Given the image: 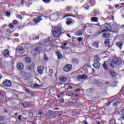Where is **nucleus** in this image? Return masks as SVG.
<instances>
[{"label":"nucleus","mask_w":124,"mask_h":124,"mask_svg":"<svg viewBox=\"0 0 124 124\" xmlns=\"http://www.w3.org/2000/svg\"><path fill=\"white\" fill-rule=\"evenodd\" d=\"M62 28L61 27H57L54 28L53 31V34L55 37H59L62 34Z\"/></svg>","instance_id":"nucleus-1"},{"label":"nucleus","mask_w":124,"mask_h":124,"mask_svg":"<svg viewBox=\"0 0 124 124\" xmlns=\"http://www.w3.org/2000/svg\"><path fill=\"white\" fill-rule=\"evenodd\" d=\"M72 69V65L70 64H67L63 67V70L65 72H69Z\"/></svg>","instance_id":"nucleus-2"},{"label":"nucleus","mask_w":124,"mask_h":124,"mask_svg":"<svg viewBox=\"0 0 124 124\" xmlns=\"http://www.w3.org/2000/svg\"><path fill=\"white\" fill-rule=\"evenodd\" d=\"M104 29L105 30V31H112V26H111V24L105 23L104 25Z\"/></svg>","instance_id":"nucleus-3"},{"label":"nucleus","mask_w":124,"mask_h":124,"mask_svg":"<svg viewBox=\"0 0 124 124\" xmlns=\"http://www.w3.org/2000/svg\"><path fill=\"white\" fill-rule=\"evenodd\" d=\"M2 85L4 87H11V81L6 79L2 82Z\"/></svg>","instance_id":"nucleus-4"},{"label":"nucleus","mask_w":124,"mask_h":124,"mask_svg":"<svg viewBox=\"0 0 124 124\" xmlns=\"http://www.w3.org/2000/svg\"><path fill=\"white\" fill-rule=\"evenodd\" d=\"M2 55L5 59L9 58V57H10V52H9V50L7 49H4Z\"/></svg>","instance_id":"nucleus-5"},{"label":"nucleus","mask_w":124,"mask_h":124,"mask_svg":"<svg viewBox=\"0 0 124 124\" xmlns=\"http://www.w3.org/2000/svg\"><path fill=\"white\" fill-rule=\"evenodd\" d=\"M58 17H59V16L58 15V14H53L49 16V18L50 20H51V21H54V20H56V19H57Z\"/></svg>","instance_id":"nucleus-6"},{"label":"nucleus","mask_w":124,"mask_h":124,"mask_svg":"<svg viewBox=\"0 0 124 124\" xmlns=\"http://www.w3.org/2000/svg\"><path fill=\"white\" fill-rule=\"evenodd\" d=\"M40 21H42V18L40 16L35 17L33 19V22H34L35 24H37L40 22Z\"/></svg>","instance_id":"nucleus-7"},{"label":"nucleus","mask_w":124,"mask_h":124,"mask_svg":"<svg viewBox=\"0 0 124 124\" xmlns=\"http://www.w3.org/2000/svg\"><path fill=\"white\" fill-rule=\"evenodd\" d=\"M45 69V67L44 66H39L37 68L38 73L39 74H42L43 73V70Z\"/></svg>","instance_id":"nucleus-8"},{"label":"nucleus","mask_w":124,"mask_h":124,"mask_svg":"<svg viewBox=\"0 0 124 124\" xmlns=\"http://www.w3.org/2000/svg\"><path fill=\"white\" fill-rule=\"evenodd\" d=\"M88 77L86 75H79L77 77L78 81H81V80H84L87 79Z\"/></svg>","instance_id":"nucleus-9"},{"label":"nucleus","mask_w":124,"mask_h":124,"mask_svg":"<svg viewBox=\"0 0 124 124\" xmlns=\"http://www.w3.org/2000/svg\"><path fill=\"white\" fill-rule=\"evenodd\" d=\"M16 67L19 70H23L24 69V64L23 63H18L16 65Z\"/></svg>","instance_id":"nucleus-10"},{"label":"nucleus","mask_w":124,"mask_h":124,"mask_svg":"<svg viewBox=\"0 0 124 124\" xmlns=\"http://www.w3.org/2000/svg\"><path fill=\"white\" fill-rule=\"evenodd\" d=\"M16 51H17L18 53L20 54V55H23V54L25 53V49H24V48L23 47L17 48L16 49Z\"/></svg>","instance_id":"nucleus-11"},{"label":"nucleus","mask_w":124,"mask_h":124,"mask_svg":"<svg viewBox=\"0 0 124 124\" xmlns=\"http://www.w3.org/2000/svg\"><path fill=\"white\" fill-rule=\"evenodd\" d=\"M102 37H103L104 38H109V37H110V36H111V34H110V33H106V32H104L103 33V34L102 35Z\"/></svg>","instance_id":"nucleus-12"},{"label":"nucleus","mask_w":124,"mask_h":124,"mask_svg":"<svg viewBox=\"0 0 124 124\" xmlns=\"http://www.w3.org/2000/svg\"><path fill=\"white\" fill-rule=\"evenodd\" d=\"M34 52H36V53H39L42 51V47H41V46H38L34 49Z\"/></svg>","instance_id":"nucleus-13"},{"label":"nucleus","mask_w":124,"mask_h":124,"mask_svg":"<svg viewBox=\"0 0 124 124\" xmlns=\"http://www.w3.org/2000/svg\"><path fill=\"white\" fill-rule=\"evenodd\" d=\"M116 46L119 47L120 50H122V47H123V43L122 42H119L116 43Z\"/></svg>","instance_id":"nucleus-14"},{"label":"nucleus","mask_w":124,"mask_h":124,"mask_svg":"<svg viewBox=\"0 0 124 124\" xmlns=\"http://www.w3.org/2000/svg\"><path fill=\"white\" fill-rule=\"evenodd\" d=\"M94 64H93V66L95 67V68L98 69L99 66H100V63L98 62H94Z\"/></svg>","instance_id":"nucleus-15"},{"label":"nucleus","mask_w":124,"mask_h":124,"mask_svg":"<svg viewBox=\"0 0 124 124\" xmlns=\"http://www.w3.org/2000/svg\"><path fill=\"white\" fill-rule=\"evenodd\" d=\"M72 62L74 64H78V63H79V59L77 58H74L72 60Z\"/></svg>","instance_id":"nucleus-16"},{"label":"nucleus","mask_w":124,"mask_h":124,"mask_svg":"<svg viewBox=\"0 0 124 124\" xmlns=\"http://www.w3.org/2000/svg\"><path fill=\"white\" fill-rule=\"evenodd\" d=\"M105 45L107 47H110V42H109V39H106L105 40Z\"/></svg>","instance_id":"nucleus-17"},{"label":"nucleus","mask_w":124,"mask_h":124,"mask_svg":"<svg viewBox=\"0 0 124 124\" xmlns=\"http://www.w3.org/2000/svg\"><path fill=\"white\" fill-rule=\"evenodd\" d=\"M56 54H57L58 60H61L62 58V54L60 52H56Z\"/></svg>","instance_id":"nucleus-18"},{"label":"nucleus","mask_w":124,"mask_h":124,"mask_svg":"<svg viewBox=\"0 0 124 124\" xmlns=\"http://www.w3.org/2000/svg\"><path fill=\"white\" fill-rule=\"evenodd\" d=\"M103 66V68H104L105 70H107V69H108V65H107V61L104 62V63Z\"/></svg>","instance_id":"nucleus-19"},{"label":"nucleus","mask_w":124,"mask_h":124,"mask_svg":"<svg viewBox=\"0 0 124 124\" xmlns=\"http://www.w3.org/2000/svg\"><path fill=\"white\" fill-rule=\"evenodd\" d=\"M117 64L116 63V61H112L110 63V65L111 66V67H113V68L115 67V66Z\"/></svg>","instance_id":"nucleus-20"},{"label":"nucleus","mask_w":124,"mask_h":124,"mask_svg":"<svg viewBox=\"0 0 124 124\" xmlns=\"http://www.w3.org/2000/svg\"><path fill=\"white\" fill-rule=\"evenodd\" d=\"M66 24L67 25H68V26H69V25H71V24H72V19L68 18L66 21Z\"/></svg>","instance_id":"nucleus-21"},{"label":"nucleus","mask_w":124,"mask_h":124,"mask_svg":"<svg viewBox=\"0 0 124 124\" xmlns=\"http://www.w3.org/2000/svg\"><path fill=\"white\" fill-rule=\"evenodd\" d=\"M60 80L61 82H66L67 78H66L65 77H63L60 78Z\"/></svg>","instance_id":"nucleus-22"},{"label":"nucleus","mask_w":124,"mask_h":124,"mask_svg":"<svg viewBox=\"0 0 124 124\" xmlns=\"http://www.w3.org/2000/svg\"><path fill=\"white\" fill-rule=\"evenodd\" d=\"M109 73L112 77H116V76H117V74L114 71H109Z\"/></svg>","instance_id":"nucleus-23"},{"label":"nucleus","mask_w":124,"mask_h":124,"mask_svg":"<svg viewBox=\"0 0 124 124\" xmlns=\"http://www.w3.org/2000/svg\"><path fill=\"white\" fill-rule=\"evenodd\" d=\"M92 46H93L94 48H98V43L94 42L92 43Z\"/></svg>","instance_id":"nucleus-24"},{"label":"nucleus","mask_w":124,"mask_h":124,"mask_svg":"<svg viewBox=\"0 0 124 124\" xmlns=\"http://www.w3.org/2000/svg\"><path fill=\"white\" fill-rule=\"evenodd\" d=\"M25 61L26 62H28V63H30V62H31V58L28 57L25 58Z\"/></svg>","instance_id":"nucleus-25"},{"label":"nucleus","mask_w":124,"mask_h":124,"mask_svg":"<svg viewBox=\"0 0 124 124\" xmlns=\"http://www.w3.org/2000/svg\"><path fill=\"white\" fill-rule=\"evenodd\" d=\"M23 107H24V108H29V107H31V105H30V104L27 103H25L24 104H22Z\"/></svg>","instance_id":"nucleus-26"},{"label":"nucleus","mask_w":124,"mask_h":124,"mask_svg":"<svg viewBox=\"0 0 124 124\" xmlns=\"http://www.w3.org/2000/svg\"><path fill=\"white\" fill-rule=\"evenodd\" d=\"M91 21L92 22H98V18L95 17H92L91 18Z\"/></svg>","instance_id":"nucleus-27"},{"label":"nucleus","mask_w":124,"mask_h":124,"mask_svg":"<svg viewBox=\"0 0 124 124\" xmlns=\"http://www.w3.org/2000/svg\"><path fill=\"white\" fill-rule=\"evenodd\" d=\"M26 67L28 70H32V69H33V65L32 64L27 66Z\"/></svg>","instance_id":"nucleus-28"},{"label":"nucleus","mask_w":124,"mask_h":124,"mask_svg":"<svg viewBox=\"0 0 124 124\" xmlns=\"http://www.w3.org/2000/svg\"><path fill=\"white\" fill-rule=\"evenodd\" d=\"M115 63H116L117 65H121V64H122L123 62H122V61H121L120 60H117L115 61Z\"/></svg>","instance_id":"nucleus-29"},{"label":"nucleus","mask_w":124,"mask_h":124,"mask_svg":"<svg viewBox=\"0 0 124 124\" xmlns=\"http://www.w3.org/2000/svg\"><path fill=\"white\" fill-rule=\"evenodd\" d=\"M76 34L78 35V36H82V35H83V32L81 31H78Z\"/></svg>","instance_id":"nucleus-30"},{"label":"nucleus","mask_w":124,"mask_h":124,"mask_svg":"<svg viewBox=\"0 0 124 124\" xmlns=\"http://www.w3.org/2000/svg\"><path fill=\"white\" fill-rule=\"evenodd\" d=\"M95 58V60H94V62H100V58H99V57H98V56L96 55L94 57Z\"/></svg>","instance_id":"nucleus-31"},{"label":"nucleus","mask_w":124,"mask_h":124,"mask_svg":"<svg viewBox=\"0 0 124 124\" xmlns=\"http://www.w3.org/2000/svg\"><path fill=\"white\" fill-rule=\"evenodd\" d=\"M73 9V7L72 6H67L66 8L67 11H69V12H70V11H72V9Z\"/></svg>","instance_id":"nucleus-32"},{"label":"nucleus","mask_w":124,"mask_h":124,"mask_svg":"<svg viewBox=\"0 0 124 124\" xmlns=\"http://www.w3.org/2000/svg\"><path fill=\"white\" fill-rule=\"evenodd\" d=\"M32 39L33 40H38L39 39V36L33 35Z\"/></svg>","instance_id":"nucleus-33"},{"label":"nucleus","mask_w":124,"mask_h":124,"mask_svg":"<svg viewBox=\"0 0 124 124\" xmlns=\"http://www.w3.org/2000/svg\"><path fill=\"white\" fill-rule=\"evenodd\" d=\"M83 7L86 9V10H88L89 8H90V5H89L87 4H85L84 6Z\"/></svg>","instance_id":"nucleus-34"},{"label":"nucleus","mask_w":124,"mask_h":124,"mask_svg":"<svg viewBox=\"0 0 124 124\" xmlns=\"http://www.w3.org/2000/svg\"><path fill=\"white\" fill-rule=\"evenodd\" d=\"M9 28H10V29H14V28H15V26H14V25H13V24L12 23H10L9 25H8Z\"/></svg>","instance_id":"nucleus-35"},{"label":"nucleus","mask_w":124,"mask_h":124,"mask_svg":"<svg viewBox=\"0 0 124 124\" xmlns=\"http://www.w3.org/2000/svg\"><path fill=\"white\" fill-rule=\"evenodd\" d=\"M84 67H85L86 70H87H87H88V69H92V67H90V66H89V65H86V66H84Z\"/></svg>","instance_id":"nucleus-36"},{"label":"nucleus","mask_w":124,"mask_h":124,"mask_svg":"<svg viewBox=\"0 0 124 124\" xmlns=\"http://www.w3.org/2000/svg\"><path fill=\"white\" fill-rule=\"evenodd\" d=\"M18 24V21L16 20H14L13 21V24L15 25V26H16Z\"/></svg>","instance_id":"nucleus-37"},{"label":"nucleus","mask_w":124,"mask_h":124,"mask_svg":"<svg viewBox=\"0 0 124 124\" xmlns=\"http://www.w3.org/2000/svg\"><path fill=\"white\" fill-rule=\"evenodd\" d=\"M53 114H54V111L53 110H49L48 111V114L51 115H53Z\"/></svg>","instance_id":"nucleus-38"},{"label":"nucleus","mask_w":124,"mask_h":124,"mask_svg":"<svg viewBox=\"0 0 124 124\" xmlns=\"http://www.w3.org/2000/svg\"><path fill=\"white\" fill-rule=\"evenodd\" d=\"M4 120V116H0V122H2Z\"/></svg>","instance_id":"nucleus-39"},{"label":"nucleus","mask_w":124,"mask_h":124,"mask_svg":"<svg viewBox=\"0 0 124 124\" xmlns=\"http://www.w3.org/2000/svg\"><path fill=\"white\" fill-rule=\"evenodd\" d=\"M103 32H106L104 29L98 33V35L101 34V33H103Z\"/></svg>","instance_id":"nucleus-40"},{"label":"nucleus","mask_w":124,"mask_h":124,"mask_svg":"<svg viewBox=\"0 0 124 124\" xmlns=\"http://www.w3.org/2000/svg\"><path fill=\"white\" fill-rule=\"evenodd\" d=\"M39 87H41V85H38L37 84H35V85H34V88H38Z\"/></svg>","instance_id":"nucleus-41"},{"label":"nucleus","mask_w":124,"mask_h":124,"mask_svg":"<svg viewBox=\"0 0 124 124\" xmlns=\"http://www.w3.org/2000/svg\"><path fill=\"white\" fill-rule=\"evenodd\" d=\"M6 15L7 17H9L10 16V12L7 11L6 12Z\"/></svg>","instance_id":"nucleus-42"},{"label":"nucleus","mask_w":124,"mask_h":124,"mask_svg":"<svg viewBox=\"0 0 124 124\" xmlns=\"http://www.w3.org/2000/svg\"><path fill=\"white\" fill-rule=\"evenodd\" d=\"M43 1L46 3H49L50 2V0H43Z\"/></svg>","instance_id":"nucleus-43"},{"label":"nucleus","mask_w":124,"mask_h":124,"mask_svg":"<svg viewBox=\"0 0 124 124\" xmlns=\"http://www.w3.org/2000/svg\"><path fill=\"white\" fill-rule=\"evenodd\" d=\"M120 103H121L120 102H115V103L113 104V106H117V104H120Z\"/></svg>","instance_id":"nucleus-44"},{"label":"nucleus","mask_w":124,"mask_h":124,"mask_svg":"<svg viewBox=\"0 0 124 124\" xmlns=\"http://www.w3.org/2000/svg\"><path fill=\"white\" fill-rule=\"evenodd\" d=\"M72 89H73V87L72 86H69L67 90H72Z\"/></svg>","instance_id":"nucleus-45"},{"label":"nucleus","mask_w":124,"mask_h":124,"mask_svg":"<svg viewBox=\"0 0 124 124\" xmlns=\"http://www.w3.org/2000/svg\"><path fill=\"white\" fill-rule=\"evenodd\" d=\"M69 16H72V17H75V16L70 15H69V14H66V15H65V17H69Z\"/></svg>","instance_id":"nucleus-46"},{"label":"nucleus","mask_w":124,"mask_h":124,"mask_svg":"<svg viewBox=\"0 0 124 124\" xmlns=\"http://www.w3.org/2000/svg\"><path fill=\"white\" fill-rule=\"evenodd\" d=\"M25 91H26V92H27V93H30V89L25 87V89H24Z\"/></svg>","instance_id":"nucleus-47"},{"label":"nucleus","mask_w":124,"mask_h":124,"mask_svg":"<svg viewBox=\"0 0 124 124\" xmlns=\"http://www.w3.org/2000/svg\"><path fill=\"white\" fill-rule=\"evenodd\" d=\"M60 47H61V48L63 50H65V49H66V48L65 47V46H63V45L61 46Z\"/></svg>","instance_id":"nucleus-48"},{"label":"nucleus","mask_w":124,"mask_h":124,"mask_svg":"<svg viewBox=\"0 0 124 124\" xmlns=\"http://www.w3.org/2000/svg\"><path fill=\"white\" fill-rule=\"evenodd\" d=\"M38 115H43V112L42 111H39L38 112Z\"/></svg>","instance_id":"nucleus-49"},{"label":"nucleus","mask_w":124,"mask_h":124,"mask_svg":"<svg viewBox=\"0 0 124 124\" xmlns=\"http://www.w3.org/2000/svg\"><path fill=\"white\" fill-rule=\"evenodd\" d=\"M82 40H83V39H82L81 37L78 38V42H81Z\"/></svg>","instance_id":"nucleus-50"},{"label":"nucleus","mask_w":124,"mask_h":124,"mask_svg":"<svg viewBox=\"0 0 124 124\" xmlns=\"http://www.w3.org/2000/svg\"><path fill=\"white\" fill-rule=\"evenodd\" d=\"M18 119L19 121H22V115H19L18 117Z\"/></svg>","instance_id":"nucleus-51"},{"label":"nucleus","mask_w":124,"mask_h":124,"mask_svg":"<svg viewBox=\"0 0 124 124\" xmlns=\"http://www.w3.org/2000/svg\"><path fill=\"white\" fill-rule=\"evenodd\" d=\"M60 102H61V103H64V99H61L60 100Z\"/></svg>","instance_id":"nucleus-52"},{"label":"nucleus","mask_w":124,"mask_h":124,"mask_svg":"<svg viewBox=\"0 0 124 124\" xmlns=\"http://www.w3.org/2000/svg\"><path fill=\"white\" fill-rule=\"evenodd\" d=\"M92 25H94V26H97L98 27H101V26L100 25V24H99V23L92 24Z\"/></svg>","instance_id":"nucleus-53"},{"label":"nucleus","mask_w":124,"mask_h":124,"mask_svg":"<svg viewBox=\"0 0 124 124\" xmlns=\"http://www.w3.org/2000/svg\"><path fill=\"white\" fill-rule=\"evenodd\" d=\"M17 17H18L19 19H20V20H22V16H21V15L17 16Z\"/></svg>","instance_id":"nucleus-54"},{"label":"nucleus","mask_w":124,"mask_h":124,"mask_svg":"<svg viewBox=\"0 0 124 124\" xmlns=\"http://www.w3.org/2000/svg\"><path fill=\"white\" fill-rule=\"evenodd\" d=\"M73 95H74V93H70L69 95V96H73Z\"/></svg>","instance_id":"nucleus-55"},{"label":"nucleus","mask_w":124,"mask_h":124,"mask_svg":"<svg viewBox=\"0 0 124 124\" xmlns=\"http://www.w3.org/2000/svg\"><path fill=\"white\" fill-rule=\"evenodd\" d=\"M15 36H19V34L18 33H15L14 34Z\"/></svg>","instance_id":"nucleus-56"},{"label":"nucleus","mask_w":124,"mask_h":124,"mask_svg":"<svg viewBox=\"0 0 124 124\" xmlns=\"http://www.w3.org/2000/svg\"><path fill=\"white\" fill-rule=\"evenodd\" d=\"M49 72L50 73H53V70L52 69H49Z\"/></svg>","instance_id":"nucleus-57"},{"label":"nucleus","mask_w":124,"mask_h":124,"mask_svg":"<svg viewBox=\"0 0 124 124\" xmlns=\"http://www.w3.org/2000/svg\"><path fill=\"white\" fill-rule=\"evenodd\" d=\"M1 29H5V25H3V26H2L1 27Z\"/></svg>","instance_id":"nucleus-58"},{"label":"nucleus","mask_w":124,"mask_h":124,"mask_svg":"<svg viewBox=\"0 0 124 124\" xmlns=\"http://www.w3.org/2000/svg\"><path fill=\"white\" fill-rule=\"evenodd\" d=\"M60 94L61 95H63L64 94V92H62Z\"/></svg>","instance_id":"nucleus-59"},{"label":"nucleus","mask_w":124,"mask_h":124,"mask_svg":"<svg viewBox=\"0 0 124 124\" xmlns=\"http://www.w3.org/2000/svg\"><path fill=\"white\" fill-rule=\"evenodd\" d=\"M66 45H67V43H64L63 44V46H64L65 47L66 46Z\"/></svg>","instance_id":"nucleus-60"},{"label":"nucleus","mask_w":124,"mask_h":124,"mask_svg":"<svg viewBox=\"0 0 124 124\" xmlns=\"http://www.w3.org/2000/svg\"><path fill=\"white\" fill-rule=\"evenodd\" d=\"M7 32H9V33H10V29H7Z\"/></svg>","instance_id":"nucleus-61"},{"label":"nucleus","mask_w":124,"mask_h":124,"mask_svg":"<svg viewBox=\"0 0 124 124\" xmlns=\"http://www.w3.org/2000/svg\"><path fill=\"white\" fill-rule=\"evenodd\" d=\"M60 108H55L53 109V110H59Z\"/></svg>","instance_id":"nucleus-62"},{"label":"nucleus","mask_w":124,"mask_h":124,"mask_svg":"<svg viewBox=\"0 0 124 124\" xmlns=\"http://www.w3.org/2000/svg\"><path fill=\"white\" fill-rule=\"evenodd\" d=\"M58 117H61L62 116V114L61 113H59L58 114Z\"/></svg>","instance_id":"nucleus-63"},{"label":"nucleus","mask_w":124,"mask_h":124,"mask_svg":"<svg viewBox=\"0 0 124 124\" xmlns=\"http://www.w3.org/2000/svg\"><path fill=\"white\" fill-rule=\"evenodd\" d=\"M96 124H101V123H100V121H98L96 122Z\"/></svg>","instance_id":"nucleus-64"}]
</instances>
